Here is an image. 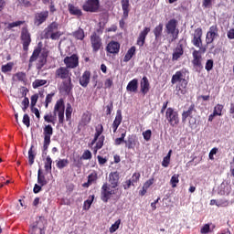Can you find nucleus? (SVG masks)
I'll return each instance as SVG.
<instances>
[{"instance_id":"obj_40","label":"nucleus","mask_w":234,"mask_h":234,"mask_svg":"<svg viewBox=\"0 0 234 234\" xmlns=\"http://www.w3.org/2000/svg\"><path fill=\"white\" fill-rule=\"evenodd\" d=\"M45 171H47V173H52V158L48 155L46 158V162H45Z\"/></svg>"},{"instance_id":"obj_29","label":"nucleus","mask_w":234,"mask_h":234,"mask_svg":"<svg viewBox=\"0 0 234 234\" xmlns=\"http://www.w3.org/2000/svg\"><path fill=\"white\" fill-rule=\"evenodd\" d=\"M127 92H138V79H133L126 87Z\"/></svg>"},{"instance_id":"obj_1","label":"nucleus","mask_w":234,"mask_h":234,"mask_svg":"<svg viewBox=\"0 0 234 234\" xmlns=\"http://www.w3.org/2000/svg\"><path fill=\"white\" fill-rule=\"evenodd\" d=\"M183 123L188 121V127L190 129H196L198 122V113L197 112V107L195 103H192L187 110H184L181 114Z\"/></svg>"},{"instance_id":"obj_48","label":"nucleus","mask_w":234,"mask_h":234,"mask_svg":"<svg viewBox=\"0 0 234 234\" xmlns=\"http://www.w3.org/2000/svg\"><path fill=\"white\" fill-rule=\"evenodd\" d=\"M180 176H178V174H175L174 176H172L171 179H170V184L172 186V187H176V184H178V182H180L179 178Z\"/></svg>"},{"instance_id":"obj_50","label":"nucleus","mask_w":234,"mask_h":234,"mask_svg":"<svg viewBox=\"0 0 234 234\" xmlns=\"http://www.w3.org/2000/svg\"><path fill=\"white\" fill-rule=\"evenodd\" d=\"M55 94H56L55 92H51L46 96V101H45L46 109H48V104L52 103V98H54Z\"/></svg>"},{"instance_id":"obj_31","label":"nucleus","mask_w":234,"mask_h":234,"mask_svg":"<svg viewBox=\"0 0 234 234\" xmlns=\"http://www.w3.org/2000/svg\"><path fill=\"white\" fill-rule=\"evenodd\" d=\"M39 54H41V48H35L29 58L28 69H32V63L34 61H37V58H39Z\"/></svg>"},{"instance_id":"obj_64","label":"nucleus","mask_w":234,"mask_h":234,"mask_svg":"<svg viewBox=\"0 0 234 234\" xmlns=\"http://www.w3.org/2000/svg\"><path fill=\"white\" fill-rule=\"evenodd\" d=\"M37 100H39V95L34 94L31 96V107H36V103H37Z\"/></svg>"},{"instance_id":"obj_37","label":"nucleus","mask_w":234,"mask_h":234,"mask_svg":"<svg viewBox=\"0 0 234 234\" xmlns=\"http://www.w3.org/2000/svg\"><path fill=\"white\" fill-rule=\"evenodd\" d=\"M34 160H36V152H34V144L31 145L28 150V164L34 165Z\"/></svg>"},{"instance_id":"obj_62","label":"nucleus","mask_w":234,"mask_h":234,"mask_svg":"<svg viewBox=\"0 0 234 234\" xmlns=\"http://www.w3.org/2000/svg\"><path fill=\"white\" fill-rule=\"evenodd\" d=\"M52 114H47L44 116V120L45 122H47L48 123H52L53 125H56V122L54 121V119H52Z\"/></svg>"},{"instance_id":"obj_35","label":"nucleus","mask_w":234,"mask_h":234,"mask_svg":"<svg viewBox=\"0 0 234 234\" xmlns=\"http://www.w3.org/2000/svg\"><path fill=\"white\" fill-rule=\"evenodd\" d=\"M30 234H43V229L39 227V221H36L29 229Z\"/></svg>"},{"instance_id":"obj_17","label":"nucleus","mask_w":234,"mask_h":234,"mask_svg":"<svg viewBox=\"0 0 234 234\" xmlns=\"http://www.w3.org/2000/svg\"><path fill=\"white\" fill-rule=\"evenodd\" d=\"M121 5L122 8V17L119 21V25L121 28H123L125 27V19L129 17V12H130L129 6H131V5L129 4V0H122Z\"/></svg>"},{"instance_id":"obj_39","label":"nucleus","mask_w":234,"mask_h":234,"mask_svg":"<svg viewBox=\"0 0 234 234\" xmlns=\"http://www.w3.org/2000/svg\"><path fill=\"white\" fill-rule=\"evenodd\" d=\"M122 120H123V118L122 117V110H117L116 116L112 122V125L120 127V125L122 124Z\"/></svg>"},{"instance_id":"obj_24","label":"nucleus","mask_w":234,"mask_h":234,"mask_svg":"<svg viewBox=\"0 0 234 234\" xmlns=\"http://www.w3.org/2000/svg\"><path fill=\"white\" fill-rule=\"evenodd\" d=\"M79 83L81 87L87 89V87H89V83H90V71H84L82 76L79 79Z\"/></svg>"},{"instance_id":"obj_45","label":"nucleus","mask_w":234,"mask_h":234,"mask_svg":"<svg viewBox=\"0 0 234 234\" xmlns=\"http://www.w3.org/2000/svg\"><path fill=\"white\" fill-rule=\"evenodd\" d=\"M69 165V159H59L57 162L58 169H65Z\"/></svg>"},{"instance_id":"obj_10","label":"nucleus","mask_w":234,"mask_h":234,"mask_svg":"<svg viewBox=\"0 0 234 234\" xmlns=\"http://www.w3.org/2000/svg\"><path fill=\"white\" fill-rule=\"evenodd\" d=\"M20 39L22 41L24 52H28V48L30 47V43H32V37L30 32H28V27H25L22 28Z\"/></svg>"},{"instance_id":"obj_57","label":"nucleus","mask_w":234,"mask_h":234,"mask_svg":"<svg viewBox=\"0 0 234 234\" xmlns=\"http://www.w3.org/2000/svg\"><path fill=\"white\" fill-rule=\"evenodd\" d=\"M143 136L146 142H149L151 136H153V132H151V130H146L145 132H143Z\"/></svg>"},{"instance_id":"obj_63","label":"nucleus","mask_w":234,"mask_h":234,"mask_svg":"<svg viewBox=\"0 0 234 234\" xmlns=\"http://www.w3.org/2000/svg\"><path fill=\"white\" fill-rule=\"evenodd\" d=\"M18 81H25L27 80V74L24 72H18L16 74Z\"/></svg>"},{"instance_id":"obj_54","label":"nucleus","mask_w":234,"mask_h":234,"mask_svg":"<svg viewBox=\"0 0 234 234\" xmlns=\"http://www.w3.org/2000/svg\"><path fill=\"white\" fill-rule=\"evenodd\" d=\"M140 173H133V175L132 176V178L130 179L133 183V186H134V184H138L139 180H140Z\"/></svg>"},{"instance_id":"obj_28","label":"nucleus","mask_w":234,"mask_h":234,"mask_svg":"<svg viewBox=\"0 0 234 234\" xmlns=\"http://www.w3.org/2000/svg\"><path fill=\"white\" fill-rule=\"evenodd\" d=\"M68 10L70 16H77V17H81V16H83V11H81L80 7L74 5V4H69Z\"/></svg>"},{"instance_id":"obj_14","label":"nucleus","mask_w":234,"mask_h":234,"mask_svg":"<svg viewBox=\"0 0 234 234\" xmlns=\"http://www.w3.org/2000/svg\"><path fill=\"white\" fill-rule=\"evenodd\" d=\"M56 80H61L62 81L65 80L72 79V72L66 67H59L55 71Z\"/></svg>"},{"instance_id":"obj_42","label":"nucleus","mask_w":234,"mask_h":234,"mask_svg":"<svg viewBox=\"0 0 234 234\" xmlns=\"http://www.w3.org/2000/svg\"><path fill=\"white\" fill-rule=\"evenodd\" d=\"M12 69H14V62H8L1 67V71L6 74V72H12Z\"/></svg>"},{"instance_id":"obj_7","label":"nucleus","mask_w":234,"mask_h":234,"mask_svg":"<svg viewBox=\"0 0 234 234\" xmlns=\"http://www.w3.org/2000/svg\"><path fill=\"white\" fill-rule=\"evenodd\" d=\"M44 143H43V154H47V151H48V146L50 145V138L54 134V129L52 125L48 124L44 127Z\"/></svg>"},{"instance_id":"obj_19","label":"nucleus","mask_w":234,"mask_h":234,"mask_svg":"<svg viewBox=\"0 0 234 234\" xmlns=\"http://www.w3.org/2000/svg\"><path fill=\"white\" fill-rule=\"evenodd\" d=\"M107 56H116V54L120 53V44L114 40H112L106 46Z\"/></svg>"},{"instance_id":"obj_34","label":"nucleus","mask_w":234,"mask_h":234,"mask_svg":"<svg viewBox=\"0 0 234 234\" xmlns=\"http://www.w3.org/2000/svg\"><path fill=\"white\" fill-rule=\"evenodd\" d=\"M134 54H136V47L133 46L131 48L128 49L127 53L124 56V58H123L124 63L131 61Z\"/></svg>"},{"instance_id":"obj_23","label":"nucleus","mask_w":234,"mask_h":234,"mask_svg":"<svg viewBox=\"0 0 234 234\" xmlns=\"http://www.w3.org/2000/svg\"><path fill=\"white\" fill-rule=\"evenodd\" d=\"M141 93L143 96H145L151 90V84L149 83V79L147 77H143L140 81Z\"/></svg>"},{"instance_id":"obj_30","label":"nucleus","mask_w":234,"mask_h":234,"mask_svg":"<svg viewBox=\"0 0 234 234\" xmlns=\"http://www.w3.org/2000/svg\"><path fill=\"white\" fill-rule=\"evenodd\" d=\"M110 184L112 187H118V180H120V174L118 172H112L109 175Z\"/></svg>"},{"instance_id":"obj_4","label":"nucleus","mask_w":234,"mask_h":234,"mask_svg":"<svg viewBox=\"0 0 234 234\" xmlns=\"http://www.w3.org/2000/svg\"><path fill=\"white\" fill-rule=\"evenodd\" d=\"M59 24L57 22H52L44 29V38L52 39L56 41L61 37V32L58 30Z\"/></svg>"},{"instance_id":"obj_44","label":"nucleus","mask_w":234,"mask_h":234,"mask_svg":"<svg viewBox=\"0 0 234 234\" xmlns=\"http://www.w3.org/2000/svg\"><path fill=\"white\" fill-rule=\"evenodd\" d=\"M125 136H127V132L126 131H124L121 134V137L115 139L114 144L115 145H122V144H125Z\"/></svg>"},{"instance_id":"obj_18","label":"nucleus","mask_w":234,"mask_h":234,"mask_svg":"<svg viewBox=\"0 0 234 234\" xmlns=\"http://www.w3.org/2000/svg\"><path fill=\"white\" fill-rule=\"evenodd\" d=\"M64 64L66 65V69H76L78 65H80V58L78 55L73 54L70 57H66L64 58Z\"/></svg>"},{"instance_id":"obj_13","label":"nucleus","mask_w":234,"mask_h":234,"mask_svg":"<svg viewBox=\"0 0 234 234\" xmlns=\"http://www.w3.org/2000/svg\"><path fill=\"white\" fill-rule=\"evenodd\" d=\"M92 52L96 53L99 50L103 48V41L101 40V37L98 35V33L91 34L90 37Z\"/></svg>"},{"instance_id":"obj_21","label":"nucleus","mask_w":234,"mask_h":234,"mask_svg":"<svg viewBox=\"0 0 234 234\" xmlns=\"http://www.w3.org/2000/svg\"><path fill=\"white\" fill-rule=\"evenodd\" d=\"M124 144L127 149H134L136 145H140V142H138V139H136V135L134 134L128 135L127 140L124 141Z\"/></svg>"},{"instance_id":"obj_32","label":"nucleus","mask_w":234,"mask_h":234,"mask_svg":"<svg viewBox=\"0 0 234 234\" xmlns=\"http://www.w3.org/2000/svg\"><path fill=\"white\" fill-rule=\"evenodd\" d=\"M71 36L75 39H79V41H83L85 39V30L83 28L79 27L78 30L74 31Z\"/></svg>"},{"instance_id":"obj_61","label":"nucleus","mask_w":234,"mask_h":234,"mask_svg":"<svg viewBox=\"0 0 234 234\" xmlns=\"http://www.w3.org/2000/svg\"><path fill=\"white\" fill-rule=\"evenodd\" d=\"M22 122L25 126L30 127V117L28 116V114H24Z\"/></svg>"},{"instance_id":"obj_46","label":"nucleus","mask_w":234,"mask_h":234,"mask_svg":"<svg viewBox=\"0 0 234 234\" xmlns=\"http://www.w3.org/2000/svg\"><path fill=\"white\" fill-rule=\"evenodd\" d=\"M96 180H98V173L96 171H93L88 176L89 184H94Z\"/></svg>"},{"instance_id":"obj_59","label":"nucleus","mask_w":234,"mask_h":234,"mask_svg":"<svg viewBox=\"0 0 234 234\" xmlns=\"http://www.w3.org/2000/svg\"><path fill=\"white\" fill-rule=\"evenodd\" d=\"M229 202L226 199H218V207H228Z\"/></svg>"},{"instance_id":"obj_43","label":"nucleus","mask_w":234,"mask_h":234,"mask_svg":"<svg viewBox=\"0 0 234 234\" xmlns=\"http://www.w3.org/2000/svg\"><path fill=\"white\" fill-rule=\"evenodd\" d=\"M92 202H94V195L89 197V198L84 201L83 209L86 211L90 209V206H92Z\"/></svg>"},{"instance_id":"obj_12","label":"nucleus","mask_w":234,"mask_h":234,"mask_svg":"<svg viewBox=\"0 0 234 234\" xmlns=\"http://www.w3.org/2000/svg\"><path fill=\"white\" fill-rule=\"evenodd\" d=\"M178 27V21L175 18L170 19L166 25V34H170L173 37L172 41H175L178 37V29L176 27Z\"/></svg>"},{"instance_id":"obj_49","label":"nucleus","mask_w":234,"mask_h":234,"mask_svg":"<svg viewBox=\"0 0 234 234\" xmlns=\"http://www.w3.org/2000/svg\"><path fill=\"white\" fill-rule=\"evenodd\" d=\"M222 109H224V106L222 104H218L214 107V115L216 116H222Z\"/></svg>"},{"instance_id":"obj_6","label":"nucleus","mask_w":234,"mask_h":234,"mask_svg":"<svg viewBox=\"0 0 234 234\" xmlns=\"http://www.w3.org/2000/svg\"><path fill=\"white\" fill-rule=\"evenodd\" d=\"M165 118L171 127H176L180 123V117L178 112L175 108H167L165 112Z\"/></svg>"},{"instance_id":"obj_22","label":"nucleus","mask_w":234,"mask_h":234,"mask_svg":"<svg viewBox=\"0 0 234 234\" xmlns=\"http://www.w3.org/2000/svg\"><path fill=\"white\" fill-rule=\"evenodd\" d=\"M149 32H151V27H144V30L140 32L136 42L138 47H144V45H145V38L147 37Z\"/></svg>"},{"instance_id":"obj_56","label":"nucleus","mask_w":234,"mask_h":234,"mask_svg":"<svg viewBox=\"0 0 234 234\" xmlns=\"http://www.w3.org/2000/svg\"><path fill=\"white\" fill-rule=\"evenodd\" d=\"M213 65H214L213 59H207L205 65L206 70L207 72L213 70Z\"/></svg>"},{"instance_id":"obj_33","label":"nucleus","mask_w":234,"mask_h":234,"mask_svg":"<svg viewBox=\"0 0 234 234\" xmlns=\"http://www.w3.org/2000/svg\"><path fill=\"white\" fill-rule=\"evenodd\" d=\"M162 32H164V24L160 23L153 30L154 36L155 37V41H158V39L162 37Z\"/></svg>"},{"instance_id":"obj_55","label":"nucleus","mask_w":234,"mask_h":234,"mask_svg":"<svg viewBox=\"0 0 234 234\" xmlns=\"http://www.w3.org/2000/svg\"><path fill=\"white\" fill-rule=\"evenodd\" d=\"M21 25H25V21L18 20L13 23H9L7 28H16V27H21Z\"/></svg>"},{"instance_id":"obj_51","label":"nucleus","mask_w":234,"mask_h":234,"mask_svg":"<svg viewBox=\"0 0 234 234\" xmlns=\"http://www.w3.org/2000/svg\"><path fill=\"white\" fill-rule=\"evenodd\" d=\"M37 184L41 186H45L47 184H48V182L47 181L45 176H37Z\"/></svg>"},{"instance_id":"obj_41","label":"nucleus","mask_w":234,"mask_h":234,"mask_svg":"<svg viewBox=\"0 0 234 234\" xmlns=\"http://www.w3.org/2000/svg\"><path fill=\"white\" fill-rule=\"evenodd\" d=\"M23 96H25L24 100L22 101V111L24 112H27V109L30 106V100H28V97H27V92H23Z\"/></svg>"},{"instance_id":"obj_58","label":"nucleus","mask_w":234,"mask_h":234,"mask_svg":"<svg viewBox=\"0 0 234 234\" xmlns=\"http://www.w3.org/2000/svg\"><path fill=\"white\" fill-rule=\"evenodd\" d=\"M112 109H114V105L112 103V101H111L110 103L106 106L107 116H111V114H112Z\"/></svg>"},{"instance_id":"obj_52","label":"nucleus","mask_w":234,"mask_h":234,"mask_svg":"<svg viewBox=\"0 0 234 234\" xmlns=\"http://www.w3.org/2000/svg\"><path fill=\"white\" fill-rule=\"evenodd\" d=\"M71 117H72V106L70 105V103H68L67 108H66V119H67V121H69Z\"/></svg>"},{"instance_id":"obj_53","label":"nucleus","mask_w":234,"mask_h":234,"mask_svg":"<svg viewBox=\"0 0 234 234\" xmlns=\"http://www.w3.org/2000/svg\"><path fill=\"white\" fill-rule=\"evenodd\" d=\"M80 158L82 160H90L92 158V153H90V150H85Z\"/></svg>"},{"instance_id":"obj_3","label":"nucleus","mask_w":234,"mask_h":234,"mask_svg":"<svg viewBox=\"0 0 234 234\" xmlns=\"http://www.w3.org/2000/svg\"><path fill=\"white\" fill-rule=\"evenodd\" d=\"M172 85H175L176 83H179L176 87V90L178 92V94H184V90L187 87V80L184 78V70H178L176 71L171 79Z\"/></svg>"},{"instance_id":"obj_8","label":"nucleus","mask_w":234,"mask_h":234,"mask_svg":"<svg viewBox=\"0 0 234 234\" xmlns=\"http://www.w3.org/2000/svg\"><path fill=\"white\" fill-rule=\"evenodd\" d=\"M202 28L197 27L195 29L193 36V38L191 40L192 45L194 47H197V48H199V51L203 54L206 53V48L202 47Z\"/></svg>"},{"instance_id":"obj_60","label":"nucleus","mask_w":234,"mask_h":234,"mask_svg":"<svg viewBox=\"0 0 234 234\" xmlns=\"http://www.w3.org/2000/svg\"><path fill=\"white\" fill-rule=\"evenodd\" d=\"M81 160V157L73 158L74 167H81V165H83V162Z\"/></svg>"},{"instance_id":"obj_2","label":"nucleus","mask_w":234,"mask_h":234,"mask_svg":"<svg viewBox=\"0 0 234 234\" xmlns=\"http://www.w3.org/2000/svg\"><path fill=\"white\" fill-rule=\"evenodd\" d=\"M103 134V124H98L95 127V133H94V138L92 139L91 143L89 145H94L93 148V154H97L98 151L103 147V144L105 143V135Z\"/></svg>"},{"instance_id":"obj_5","label":"nucleus","mask_w":234,"mask_h":234,"mask_svg":"<svg viewBox=\"0 0 234 234\" xmlns=\"http://www.w3.org/2000/svg\"><path fill=\"white\" fill-rule=\"evenodd\" d=\"M54 117L58 116V123L63 125L65 123V101L63 99H59L57 101L54 110H53Z\"/></svg>"},{"instance_id":"obj_26","label":"nucleus","mask_w":234,"mask_h":234,"mask_svg":"<svg viewBox=\"0 0 234 234\" xmlns=\"http://www.w3.org/2000/svg\"><path fill=\"white\" fill-rule=\"evenodd\" d=\"M182 56H184V45L178 44L177 47L174 49L172 61H178Z\"/></svg>"},{"instance_id":"obj_25","label":"nucleus","mask_w":234,"mask_h":234,"mask_svg":"<svg viewBox=\"0 0 234 234\" xmlns=\"http://www.w3.org/2000/svg\"><path fill=\"white\" fill-rule=\"evenodd\" d=\"M72 89H74V84H72V79H67L62 80L61 90L66 94H70L72 92Z\"/></svg>"},{"instance_id":"obj_47","label":"nucleus","mask_w":234,"mask_h":234,"mask_svg":"<svg viewBox=\"0 0 234 234\" xmlns=\"http://www.w3.org/2000/svg\"><path fill=\"white\" fill-rule=\"evenodd\" d=\"M120 224H122V219H118L112 224L110 228V233H114L117 229H120Z\"/></svg>"},{"instance_id":"obj_36","label":"nucleus","mask_w":234,"mask_h":234,"mask_svg":"<svg viewBox=\"0 0 234 234\" xmlns=\"http://www.w3.org/2000/svg\"><path fill=\"white\" fill-rule=\"evenodd\" d=\"M91 115L89 113V112H86L82 114L81 120H80V125H89L90 123Z\"/></svg>"},{"instance_id":"obj_20","label":"nucleus","mask_w":234,"mask_h":234,"mask_svg":"<svg viewBox=\"0 0 234 234\" xmlns=\"http://www.w3.org/2000/svg\"><path fill=\"white\" fill-rule=\"evenodd\" d=\"M47 19H48V11H42L40 13H37L35 15V25H37V27H39L40 25H43V23H45Z\"/></svg>"},{"instance_id":"obj_16","label":"nucleus","mask_w":234,"mask_h":234,"mask_svg":"<svg viewBox=\"0 0 234 234\" xmlns=\"http://www.w3.org/2000/svg\"><path fill=\"white\" fill-rule=\"evenodd\" d=\"M200 52L202 51L195 49L192 53V65L194 69H196L197 72H201L202 69H204V66H202V55H200Z\"/></svg>"},{"instance_id":"obj_9","label":"nucleus","mask_w":234,"mask_h":234,"mask_svg":"<svg viewBox=\"0 0 234 234\" xmlns=\"http://www.w3.org/2000/svg\"><path fill=\"white\" fill-rule=\"evenodd\" d=\"M100 0H85L82 5V10L90 14H96L100 12Z\"/></svg>"},{"instance_id":"obj_27","label":"nucleus","mask_w":234,"mask_h":234,"mask_svg":"<svg viewBox=\"0 0 234 234\" xmlns=\"http://www.w3.org/2000/svg\"><path fill=\"white\" fill-rule=\"evenodd\" d=\"M47 58H48V52L43 51L38 57L37 63V69L41 70L47 65Z\"/></svg>"},{"instance_id":"obj_38","label":"nucleus","mask_w":234,"mask_h":234,"mask_svg":"<svg viewBox=\"0 0 234 234\" xmlns=\"http://www.w3.org/2000/svg\"><path fill=\"white\" fill-rule=\"evenodd\" d=\"M47 83H48L47 80L37 79L33 81L32 87L33 89H39V87H45Z\"/></svg>"},{"instance_id":"obj_11","label":"nucleus","mask_w":234,"mask_h":234,"mask_svg":"<svg viewBox=\"0 0 234 234\" xmlns=\"http://www.w3.org/2000/svg\"><path fill=\"white\" fill-rule=\"evenodd\" d=\"M112 195H116V190H111V186L108 183H104L101 188V200L107 204Z\"/></svg>"},{"instance_id":"obj_15","label":"nucleus","mask_w":234,"mask_h":234,"mask_svg":"<svg viewBox=\"0 0 234 234\" xmlns=\"http://www.w3.org/2000/svg\"><path fill=\"white\" fill-rule=\"evenodd\" d=\"M218 37V26L217 24L211 26L207 32L206 43L207 45H211Z\"/></svg>"}]
</instances>
